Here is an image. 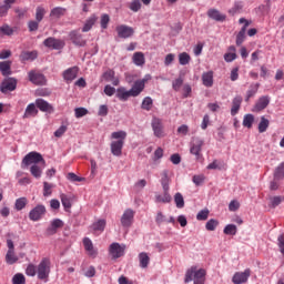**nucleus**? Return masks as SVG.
Listing matches in <instances>:
<instances>
[{
  "label": "nucleus",
  "mask_w": 284,
  "mask_h": 284,
  "mask_svg": "<svg viewBox=\"0 0 284 284\" xmlns=\"http://www.w3.org/2000/svg\"><path fill=\"white\" fill-rule=\"evenodd\" d=\"M152 80V75L146 74L143 79L136 80L132 88L126 91L124 87H120L116 89L115 97L119 101H128L130 97L136 98L145 90V83Z\"/></svg>",
  "instance_id": "obj_1"
},
{
  "label": "nucleus",
  "mask_w": 284,
  "mask_h": 284,
  "mask_svg": "<svg viewBox=\"0 0 284 284\" xmlns=\"http://www.w3.org/2000/svg\"><path fill=\"white\" fill-rule=\"evenodd\" d=\"M111 153L113 156H121L123 154V145H125V139H128V132L115 131L111 133Z\"/></svg>",
  "instance_id": "obj_2"
},
{
  "label": "nucleus",
  "mask_w": 284,
  "mask_h": 284,
  "mask_svg": "<svg viewBox=\"0 0 284 284\" xmlns=\"http://www.w3.org/2000/svg\"><path fill=\"white\" fill-rule=\"evenodd\" d=\"M207 272L205 268H197L196 266H192L185 273L184 283H193L194 284H205V276Z\"/></svg>",
  "instance_id": "obj_3"
},
{
  "label": "nucleus",
  "mask_w": 284,
  "mask_h": 284,
  "mask_svg": "<svg viewBox=\"0 0 284 284\" xmlns=\"http://www.w3.org/2000/svg\"><path fill=\"white\" fill-rule=\"evenodd\" d=\"M50 272H52V262L50 258L44 257L37 266V276L39 281L48 283V281H50Z\"/></svg>",
  "instance_id": "obj_4"
},
{
  "label": "nucleus",
  "mask_w": 284,
  "mask_h": 284,
  "mask_svg": "<svg viewBox=\"0 0 284 284\" xmlns=\"http://www.w3.org/2000/svg\"><path fill=\"white\" fill-rule=\"evenodd\" d=\"M32 163L33 165H37V163H43V165H45V160H43L41 153L32 151L23 158L21 168H28V165H32Z\"/></svg>",
  "instance_id": "obj_5"
},
{
  "label": "nucleus",
  "mask_w": 284,
  "mask_h": 284,
  "mask_svg": "<svg viewBox=\"0 0 284 284\" xmlns=\"http://www.w3.org/2000/svg\"><path fill=\"white\" fill-rule=\"evenodd\" d=\"M203 145H205V141L201 138H194L193 142L191 143L190 152L195 156L196 161H201L203 159Z\"/></svg>",
  "instance_id": "obj_6"
},
{
  "label": "nucleus",
  "mask_w": 284,
  "mask_h": 284,
  "mask_svg": "<svg viewBox=\"0 0 284 284\" xmlns=\"http://www.w3.org/2000/svg\"><path fill=\"white\" fill-rule=\"evenodd\" d=\"M151 128L153 130L154 136H156L158 139H163V136H165L163 120L159 118H153L151 122Z\"/></svg>",
  "instance_id": "obj_7"
},
{
  "label": "nucleus",
  "mask_w": 284,
  "mask_h": 284,
  "mask_svg": "<svg viewBox=\"0 0 284 284\" xmlns=\"http://www.w3.org/2000/svg\"><path fill=\"white\" fill-rule=\"evenodd\" d=\"M14 90H17V79L14 78H7L0 84V92H2V94L14 92Z\"/></svg>",
  "instance_id": "obj_8"
},
{
  "label": "nucleus",
  "mask_w": 284,
  "mask_h": 284,
  "mask_svg": "<svg viewBox=\"0 0 284 284\" xmlns=\"http://www.w3.org/2000/svg\"><path fill=\"white\" fill-rule=\"evenodd\" d=\"M250 276H252V270L246 268L244 272H236L232 277V283L234 284H243L247 283L250 280Z\"/></svg>",
  "instance_id": "obj_9"
},
{
  "label": "nucleus",
  "mask_w": 284,
  "mask_h": 284,
  "mask_svg": "<svg viewBox=\"0 0 284 284\" xmlns=\"http://www.w3.org/2000/svg\"><path fill=\"white\" fill-rule=\"evenodd\" d=\"M115 32H118L120 39H130V37H134V28L126 24L118 26Z\"/></svg>",
  "instance_id": "obj_10"
},
{
  "label": "nucleus",
  "mask_w": 284,
  "mask_h": 284,
  "mask_svg": "<svg viewBox=\"0 0 284 284\" xmlns=\"http://www.w3.org/2000/svg\"><path fill=\"white\" fill-rule=\"evenodd\" d=\"M134 210L126 209L121 216V225L122 227H131L132 223H134Z\"/></svg>",
  "instance_id": "obj_11"
},
{
  "label": "nucleus",
  "mask_w": 284,
  "mask_h": 284,
  "mask_svg": "<svg viewBox=\"0 0 284 284\" xmlns=\"http://www.w3.org/2000/svg\"><path fill=\"white\" fill-rule=\"evenodd\" d=\"M44 215H45V207L43 206V204L37 205L34 209H32L29 212L30 221H41V219H43Z\"/></svg>",
  "instance_id": "obj_12"
},
{
  "label": "nucleus",
  "mask_w": 284,
  "mask_h": 284,
  "mask_svg": "<svg viewBox=\"0 0 284 284\" xmlns=\"http://www.w3.org/2000/svg\"><path fill=\"white\" fill-rule=\"evenodd\" d=\"M43 45L45 48H50L51 50H63L65 43L61 40H58L57 38L50 37L43 41Z\"/></svg>",
  "instance_id": "obj_13"
},
{
  "label": "nucleus",
  "mask_w": 284,
  "mask_h": 284,
  "mask_svg": "<svg viewBox=\"0 0 284 284\" xmlns=\"http://www.w3.org/2000/svg\"><path fill=\"white\" fill-rule=\"evenodd\" d=\"M109 254L112 258H121L125 254V246H121L119 243H112L109 247Z\"/></svg>",
  "instance_id": "obj_14"
},
{
  "label": "nucleus",
  "mask_w": 284,
  "mask_h": 284,
  "mask_svg": "<svg viewBox=\"0 0 284 284\" xmlns=\"http://www.w3.org/2000/svg\"><path fill=\"white\" fill-rule=\"evenodd\" d=\"M61 227H63V221L59 219H54L53 221H51V224L49 225V227H47L45 235L54 236V234H57V232H59Z\"/></svg>",
  "instance_id": "obj_15"
},
{
  "label": "nucleus",
  "mask_w": 284,
  "mask_h": 284,
  "mask_svg": "<svg viewBox=\"0 0 284 284\" xmlns=\"http://www.w3.org/2000/svg\"><path fill=\"white\" fill-rule=\"evenodd\" d=\"M29 81L33 83L34 85H45V75L42 73L36 72V71H30L28 73Z\"/></svg>",
  "instance_id": "obj_16"
},
{
  "label": "nucleus",
  "mask_w": 284,
  "mask_h": 284,
  "mask_svg": "<svg viewBox=\"0 0 284 284\" xmlns=\"http://www.w3.org/2000/svg\"><path fill=\"white\" fill-rule=\"evenodd\" d=\"M270 105V95L261 97L254 105L253 112H261Z\"/></svg>",
  "instance_id": "obj_17"
},
{
  "label": "nucleus",
  "mask_w": 284,
  "mask_h": 284,
  "mask_svg": "<svg viewBox=\"0 0 284 284\" xmlns=\"http://www.w3.org/2000/svg\"><path fill=\"white\" fill-rule=\"evenodd\" d=\"M36 108L41 112H54V108H52V104L48 103V101L43 99L36 100Z\"/></svg>",
  "instance_id": "obj_18"
},
{
  "label": "nucleus",
  "mask_w": 284,
  "mask_h": 284,
  "mask_svg": "<svg viewBox=\"0 0 284 284\" xmlns=\"http://www.w3.org/2000/svg\"><path fill=\"white\" fill-rule=\"evenodd\" d=\"M102 79L108 83H112V85H119L120 80L115 77L114 70H108L102 74Z\"/></svg>",
  "instance_id": "obj_19"
},
{
  "label": "nucleus",
  "mask_w": 284,
  "mask_h": 284,
  "mask_svg": "<svg viewBox=\"0 0 284 284\" xmlns=\"http://www.w3.org/2000/svg\"><path fill=\"white\" fill-rule=\"evenodd\" d=\"M39 114V109H37V104L30 103L27 105L24 114L22 115V119H32Z\"/></svg>",
  "instance_id": "obj_20"
},
{
  "label": "nucleus",
  "mask_w": 284,
  "mask_h": 284,
  "mask_svg": "<svg viewBox=\"0 0 284 284\" xmlns=\"http://www.w3.org/2000/svg\"><path fill=\"white\" fill-rule=\"evenodd\" d=\"M202 83L205 88L214 85V71H207L202 74Z\"/></svg>",
  "instance_id": "obj_21"
},
{
  "label": "nucleus",
  "mask_w": 284,
  "mask_h": 284,
  "mask_svg": "<svg viewBox=\"0 0 284 284\" xmlns=\"http://www.w3.org/2000/svg\"><path fill=\"white\" fill-rule=\"evenodd\" d=\"M83 245H84V250H85V252H88L89 256H92L93 258H95L98 252L94 248V244H92V240H90L89 237H84Z\"/></svg>",
  "instance_id": "obj_22"
},
{
  "label": "nucleus",
  "mask_w": 284,
  "mask_h": 284,
  "mask_svg": "<svg viewBox=\"0 0 284 284\" xmlns=\"http://www.w3.org/2000/svg\"><path fill=\"white\" fill-rule=\"evenodd\" d=\"M77 74H79V68L72 67V68L67 69L63 72V79L67 80L68 82H72L77 78Z\"/></svg>",
  "instance_id": "obj_23"
},
{
  "label": "nucleus",
  "mask_w": 284,
  "mask_h": 284,
  "mask_svg": "<svg viewBox=\"0 0 284 284\" xmlns=\"http://www.w3.org/2000/svg\"><path fill=\"white\" fill-rule=\"evenodd\" d=\"M170 172L168 170L162 171L161 173V185L163 192H170Z\"/></svg>",
  "instance_id": "obj_24"
},
{
  "label": "nucleus",
  "mask_w": 284,
  "mask_h": 284,
  "mask_svg": "<svg viewBox=\"0 0 284 284\" xmlns=\"http://www.w3.org/2000/svg\"><path fill=\"white\" fill-rule=\"evenodd\" d=\"M241 103H243V98L241 95H237L233 99L231 108L232 116H236V114H239V111L241 110Z\"/></svg>",
  "instance_id": "obj_25"
},
{
  "label": "nucleus",
  "mask_w": 284,
  "mask_h": 284,
  "mask_svg": "<svg viewBox=\"0 0 284 284\" xmlns=\"http://www.w3.org/2000/svg\"><path fill=\"white\" fill-rule=\"evenodd\" d=\"M0 72L2 77H10V74H12V62L11 61L0 62Z\"/></svg>",
  "instance_id": "obj_26"
},
{
  "label": "nucleus",
  "mask_w": 284,
  "mask_h": 284,
  "mask_svg": "<svg viewBox=\"0 0 284 284\" xmlns=\"http://www.w3.org/2000/svg\"><path fill=\"white\" fill-rule=\"evenodd\" d=\"M68 9L63 7H55L50 11L51 19H61V17H65Z\"/></svg>",
  "instance_id": "obj_27"
},
{
  "label": "nucleus",
  "mask_w": 284,
  "mask_h": 284,
  "mask_svg": "<svg viewBox=\"0 0 284 284\" xmlns=\"http://www.w3.org/2000/svg\"><path fill=\"white\" fill-rule=\"evenodd\" d=\"M71 41L74 43V45H79L80 48H83L85 45V40H83V36L78 33L77 31H72L70 33Z\"/></svg>",
  "instance_id": "obj_28"
},
{
  "label": "nucleus",
  "mask_w": 284,
  "mask_h": 284,
  "mask_svg": "<svg viewBox=\"0 0 284 284\" xmlns=\"http://www.w3.org/2000/svg\"><path fill=\"white\" fill-rule=\"evenodd\" d=\"M207 17L214 21H225L226 19L225 14H222L221 11L216 9H210L207 11Z\"/></svg>",
  "instance_id": "obj_29"
},
{
  "label": "nucleus",
  "mask_w": 284,
  "mask_h": 284,
  "mask_svg": "<svg viewBox=\"0 0 284 284\" xmlns=\"http://www.w3.org/2000/svg\"><path fill=\"white\" fill-rule=\"evenodd\" d=\"M39 57V53L37 51H22L20 54L21 61H34Z\"/></svg>",
  "instance_id": "obj_30"
},
{
  "label": "nucleus",
  "mask_w": 284,
  "mask_h": 284,
  "mask_svg": "<svg viewBox=\"0 0 284 284\" xmlns=\"http://www.w3.org/2000/svg\"><path fill=\"white\" fill-rule=\"evenodd\" d=\"M235 59H236V47L231 45L229 47V52L224 54V61H226V63H232V61H235Z\"/></svg>",
  "instance_id": "obj_31"
},
{
  "label": "nucleus",
  "mask_w": 284,
  "mask_h": 284,
  "mask_svg": "<svg viewBox=\"0 0 284 284\" xmlns=\"http://www.w3.org/2000/svg\"><path fill=\"white\" fill-rule=\"evenodd\" d=\"M140 267L145 270L150 265V255L148 253L142 252L139 254Z\"/></svg>",
  "instance_id": "obj_32"
},
{
  "label": "nucleus",
  "mask_w": 284,
  "mask_h": 284,
  "mask_svg": "<svg viewBox=\"0 0 284 284\" xmlns=\"http://www.w3.org/2000/svg\"><path fill=\"white\" fill-rule=\"evenodd\" d=\"M132 59L135 65H145V54L143 52H135Z\"/></svg>",
  "instance_id": "obj_33"
},
{
  "label": "nucleus",
  "mask_w": 284,
  "mask_h": 284,
  "mask_svg": "<svg viewBox=\"0 0 284 284\" xmlns=\"http://www.w3.org/2000/svg\"><path fill=\"white\" fill-rule=\"evenodd\" d=\"M267 128H270V120L263 115L261 116V121L257 126L260 134H263V132H267Z\"/></svg>",
  "instance_id": "obj_34"
},
{
  "label": "nucleus",
  "mask_w": 284,
  "mask_h": 284,
  "mask_svg": "<svg viewBox=\"0 0 284 284\" xmlns=\"http://www.w3.org/2000/svg\"><path fill=\"white\" fill-rule=\"evenodd\" d=\"M61 203L64 207V210L68 212L72 207V199L68 196L65 193L60 194Z\"/></svg>",
  "instance_id": "obj_35"
},
{
  "label": "nucleus",
  "mask_w": 284,
  "mask_h": 284,
  "mask_svg": "<svg viewBox=\"0 0 284 284\" xmlns=\"http://www.w3.org/2000/svg\"><path fill=\"white\" fill-rule=\"evenodd\" d=\"M154 105V100L150 97H145L142 101L141 109L145 110L146 112H150Z\"/></svg>",
  "instance_id": "obj_36"
},
{
  "label": "nucleus",
  "mask_w": 284,
  "mask_h": 284,
  "mask_svg": "<svg viewBox=\"0 0 284 284\" xmlns=\"http://www.w3.org/2000/svg\"><path fill=\"white\" fill-rule=\"evenodd\" d=\"M97 23V16H91L84 23L82 28V32H90L92 30V26Z\"/></svg>",
  "instance_id": "obj_37"
},
{
  "label": "nucleus",
  "mask_w": 284,
  "mask_h": 284,
  "mask_svg": "<svg viewBox=\"0 0 284 284\" xmlns=\"http://www.w3.org/2000/svg\"><path fill=\"white\" fill-rule=\"evenodd\" d=\"M156 203H170L172 201V195L170 191H164L163 195H155Z\"/></svg>",
  "instance_id": "obj_38"
},
{
  "label": "nucleus",
  "mask_w": 284,
  "mask_h": 284,
  "mask_svg": "<svg viewBox=\"0 0 284 284\" xmlns=\"http://www.w3.org/2000/svg\"><path fill=\"white\" fill-rule=\"evenodd\" d=\"M17 261H19V257L14 254V251H8L6 254V263H8V265H14Z\"/></svg>",
  "instance_id": "obj_39"
},
{
  "label": "nucleus",
  "mask_w": 284,
  "mask_h": 284,
  "mask_svg": "<svg viewBox=\"0 0 284 284\" xmlns=\"http://www.w3.org/2000/svg\"><path fill=\"white\" fill-rule=\"evenodd\" d=\"M284 179V162L281 163L274 172V180L275 181H281Z\"/></svg>",
  "instance_id": "obj_40"
},
{
  "label": "nucleus",
  "mask_w": 284,
  "mask_h": 284,
  "mask_svg": "<svg viewBox=\"0 0 284 284\" xmlns=\"http://www.w3.org/2000/svg\"><path fill=\"white\" fill-rule=\"evenodd\" d=\"M190 61H192V57H190L187 52H182L179 54L180 65H189Z\"/></svg>",
  "instance_id": "obj_41"
},
{
  "label": "nucleus",
  "mask_w": 284,
  "mask_h": 284,
  "mask_svg": "<svg viewBox=\"0 0 284 284\" xmlns=\"http://www.w3.org/2000/svg\"><path fill=\"white\" fill-rule=\"evenodd\" d=\"M258 88H260L258 83L251 84L250 89L246 92L245 101H250V99H252V97H254L256 92H258Z\"/></svg>",
  "instance_id": "obj_42"
},
{
  "label": "nucleus",
  "mask_w": 284,
  "mask_h": 284,
  "mask_svg": "<svg viewBox=\"0 0 284 284\" xmlns=\"http://www.w3.org/2000/svg\"><path fill=\"white\" fill-rule=\"evenodd\" d=\"M174 203L179 210H182V207H185V200L183 199V194L175 193Z\"/></svg>",
  "instance_id": "obj_43"
},
{
  "label": "nucleus",
  "mask_w": 284,
  "mask_h": 284,
  "mask_svg": "<svg viewBox=\"0 0 284 284\" xmlns=\"http://www.w3.org/2000/svg\"><path fill=\"white\" fill-rule=\"evenodd\" d=\"M253 124H254V115L250 113L245 114L243 119V126L250 130L252 129Z\"/></svg>",
  "instance_id": "obj_44"
},
{
  "label": "nucleus",
  "mask_w": 284,
  "mask_h": 284,
  "mask_svg": "<svg viewBox=\"0 0 284 284\" xmlns=\"http://www.w3.org/2000/svg\"><path fill=\"white\" fill-rule=\"evenodd\" d=\"M26 205H28V199L19 197L18 200H16L14 207L18 212H21V210H23Z\"/></svg>",
  "instance_id": "obj_45"
},
{
  "label": "nucleus",
  "mask_w": 284,
  "mask_h": 284,
  "mask_svg": "<svg viewBox=\"0 0 284 284\" xmlns=\"http://www.w3.org/2000/svg\"><path fill=\"white\" fill-rule=\"evenodd\" d=\"M30 172H31L32 176H34V179H41V174H43V170L37 164H33L30 168Z\"/></svg>",
  "instance_id": "obj_46"
},
{
  "label": "nucleus",
  "mask_w": 284,
  "mask_h": 284,
  "mask_svg": "<svg viewBox=\"0 0 284 284\" xmlns=\"http://www.w3.org/2000/svg\"><path fill=\"white\" fill-rule=\"evenodd\" d=\"M0 33L4 34L6 37H12V34H14V29L8 24H3L0 27Z\"/></svg>",
  "instance_id": "obj_47"
},
{
  "label": "nucleus",
  "mask_w": 284,
  "mask_h": 284,
  "mask_svg": "<svg viewBox=\"0 0 284 284\" xmlns=\"http://www.w3.org/2000/svg\"><path fill=\"white\" fill-rule=\"evenodd\" d=\"M236 232H237V229H236V225L234 224H227L224 227V234H227L229 236H236Z\"/></svg>",
  "instance_id": "obj_48"
},
{
  "label": "nucleus",
  "mask_w": 284,
  "mask_h": 284,
  "mask_svg": "<svg viewBox=\"0 0 284 284\" xmlns=\"http://www.w3.org/2000/svg\"><path fill=\"white\" fill-rule=\"evenodd\" d=\"M205 227H206L207 232H214V230H216V227H219V221L211 219L206 222Z\"/></svg>",
  "instance_id": "obj_49"
},
{
  "label": "nucleus",
  "mask_w": 284,
  "mask_h": 284,
  "mask_svg": "<svg viewBox=\"0 0 284 284\" xmlns=\"http://www.w3.org/2000/svg\"><path fill=\"white\" fill-rule=\"evenodd\" d=\"M92 229L94 232H103V230H105V220H99L98 222L93 223Z\"/></svg>",
  "instance_id": "obj_50"
},
{
  "label": "nucleus",
  "mask_w": 284,
  "mask_h": 284,
  "mask_svg": "<svg viewBox=\"0 0 284 284\" xmlns=\"http://www.w3.org/2000/svg\"><path fill=\"white\" fill-rule=\"evenodd\" d=\"M43 17H45V9L42 7H38L36 10V21H38V23H41V21H43Z\"/></svg>",
  "instance_id": "obj_51"
},
{
  "label": "nucleus",
  "mask_w": 284,
  "mask_h": 284,
  "mask_svg": "<svg viewBox=\"0 0 284 284\" xmlns=\"http://www.w3.org/2000/svg\"><path fill=\"white\" fill-rule=\"evenodd\" d=\"M12 284H26V275L22 273H17L12 277Z\"/></svg>",
  "instance_id": "obj_52"
},
{
  "label": "nucleus",
  "mask_w": 284,
  "mask_h": 284,
  "mask_svg": "<svg viewBox=\"0 0 284 284\" xmlns=\"http://www.w3.org/2000/svg\"><path fill=\"white\" fill-rule=\"evenodd\" d=\"M109 23H110V16L108 13L102 14L100 19V26L102 30H108Z\"/></svg>",
  "instance_id": "obj_53"
},
{
  "label": "nucleus",
  "mask_w": 284,
  "mask_h": 284,
  "mask_svg": "<svg viewBox=\"0 0 284 284\" xmlns=\"http://www.w3.org/2000/svg\"><path fill=\"white\" fill-rule=\"evenodd\" d=\"M243 10V2L237 1L234 3L233 8L230 9V14H239Z\"/></svg>",
  "instance_id": "obj_54"
},
{
  "label": "nucleus",
  "mask_w": 284,
  "mask_h": 284,
  "mask_svg": "<svg viewBox=\"0 0 284 284\" xmlns=\"http://www.w3.org/2000/svg\"><path fill=\"white\" fill-rule=\"evenodd\" d=\"M209 216H210V210L204 209L197 213L196 219L197 221H207Z\"/></svg>",
  "instance_id": "obj_55"
},
{
  "label": "nucleus",
  "mask_w": 284,
  "mask_h": 284,
  "mask_svg": "<svg viewBox=\"0 0 284 284\" xmlns=\"http://www.w3.org/2000/svg\"><path fill=\"white\" fill-rule=\"evenodd\" d=\"M129 8L132 12H139L141 10V0H133L129 3Z\"/></svg>",
  "instance_id": "obj_56"
},
{
  "label": "nucleus",
  "mask_w": 284,
  "mask_h": 284,
  "mask_svg": "<svg viewBox=\"0 0 284 284\" xmlns=\"http://www.w3.org/2000/svg\"><path fill=\"white\" fill-rule=\"evenodd\" d=\"M183 87V78H178L172 82V88L175 92H179L181 88Z\"/></svg>",
  "instance_id": "obj_57"
},
{
  "label": "nucleus",
  "mask_w": 284,
  "mask_h": 284,
  "mask_svg": "<svg viewBox=\"0 0 284 284\" xmlns=\"http://www.w3.org/2000/svg\"><path fill=\"white\" fill-rule=\"evenodd\" d=\"M52 187L53 185L48 183V182H43V196H51L52 195Z\"/></svg>",
  "instance_id": "obj_58"
},
{
  "label": "nucleus",
  "mask_w": 284,
  "mask_h": 284,
  "mask_svg": "<svg viewBox=\"0 0 284 284\" xmlns=\"http://www.w3.org/2000/svg\"><path fill=\"white\" fill-rule=\"evenodd\" d=\"M27 276H37V266L34 264H29L26 268Z\"/></svg>",
  "instance_id": "obj_59"
},
{
  "label": "nucleus",
  "mask_w": 284,
  "mask_h": 284,
  "mask_svg": "<svg viewBox=\"0 0 284 284\" xmlns=\"http://www.w3.org/2000/svg\"><path fill=\"white\" fill-rule=\"evenodd\" d=\"M67 179L68 181H72V183H81V181H85L84 178H79L74 173H68Z\"/></svg>",
  "instance_id": "obj_60"
},
{
  "label": "nucleus",
  "mask_w": 284,
  "mask_h": 284,
  "mask_svg": "<svg viewBox=\"0 0 284 284\" xmlns=\"http://www.w3.org/2000/svg\"><path fill=\"white\" fill-rule=\"evenodd\" d=\"M284 197L283 196H274L271 199V205L272 207H278V205H281V203H283Z\"/></svg>",
  "instance_id": "obj_61"
},
{
  "label": "nucleus",
  "mask_w": 284,
  "mask_h": 284,
  "mask_svg": "<svg viewBox=\"0 0 284 284\" xmlns=\"http://www.w3.org/2000/svg\"><path fill=\"white\" fill-rule=\"evenodd\" d=\"M65 132H68V126L67 125H61L55 132H54V136H57V139H61V136H63L65 134Z\"/></svg>",
  "instance_id": "obj_62"
},
{
  "label": "nucleus",
  "mask_w": 284,
  "mask_h": 284,
  "mask_svg": "<svg viewBox=\"0 0 284 284\" xmlns=\"http://www.w3.org/2000/svg\"><path fill=\"white\" fill-rule=\"evenodd\" d=\"M116 92V89L110 84H106L104 87V94H106V97H114V93Z\"/></svg>",
  "instance_id": "obj_63"
},
{
  "label": "nucleus",
  "mask_w": 284,
  "mask_h": 284,
  "mask_svg": "<svg viewBox=\"0 0 284 284\" xmlns=\"http://www.w3.org/2000/svg\"><path fill=\"white\" fill-rule=\"evenodd\" d=\"M74 112H75V118L77 119H81L82 116H85V114H88V109H85V108H77L74 110Z\"/></svg>",
  "instance_id": "obj_64"
}]
</instances>
